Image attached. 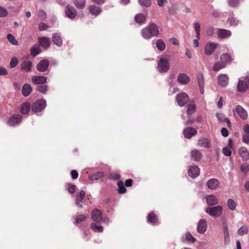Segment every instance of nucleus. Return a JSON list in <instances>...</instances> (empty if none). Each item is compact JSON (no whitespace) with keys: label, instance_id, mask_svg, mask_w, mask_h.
Masks as SVG:
<instances>
[{"label":"nucleus","instance_id":"f257e3e1","mask_svg":"<svg viewBox=\"0 0 249 249\" xmlns=\"http://www.w3.org/2000/svg\"><path fill=\"white\" fill-rule=\"evenodd\" d=\"M159 34V28L157 25L154 23L149 24L141 31V35L145 39H149L153 37L157 36Z\"/></svg>","mask_w":249,"mask_h":249},{"label":"nucleus","instance_id":"f03ea898","mask_svg":"<svg viewBox=\"0 0 249 249\" xmlns=\"http://www.w3.org/2000/svg\"><path fill=\"white\" fill-rule=\"evenodd\" d=\"M170 68L169 60L168 59L161 57L158 62V70L160 73L167 72Z\"/></svg>","mask_w":249,"mask_h":249},{"label":"nucleus","instance_id":"7ed1b4c3","mask_svg":"<svg viewBox=\"0 0 249 249\" xmlns=\"http://www.w3.org/2000/svg\"><path fill=\"white\" fill-rule=\"evenodd\" d=\"M205 212L211 216L217 217L222 214L223 208L221 206L207 207L205 209Z\"/></svg>","mask_w":249,"mask_h":249},{"label":"nucleus","instance_id":"20e7f679","mask_svg":"<svg viewBox=\"0 0 249 249\" xmlns=\"http://www.w3.org/2000/svg\"><path fill=\"white\" fill-rule=\"evenodd\" d=\"M46 107V101L43 99H40L33 104L31 109L33 112L37 113L43 111Z\"/></svg>","mask_w":249,"mask_h":249},{"label":"nucleus","instance_id":"39448f33","mask_svg":"<svg viewBox=\"0 0 249 249\" xmlns=\"http://www.w3.org/2000/svg\"><path fill=\"white\" fill-rule=\"evenodd\" d=\"M22 120V117L18 114H14L9 118L7 124L9 126L15 127L18 125Z\"/></svg>","mask_w":249,"mask_h":249},{"label":"nucleus","instance_id":"423d86ee","mask_svg":"<svg viewBox=\"0 0 249 249\" xmlns=\"http://www.w3.org/2000/svg\"><path fill=\"white\" fill-rule=\"evenodd\" d=\"M249 89V78L246 77L243 80H239L237 85V89L239 92H243Z\"/></svg>","mask_w":249,"mask_h":249},{"label":"nucleus","instance_id":"0eeeda50","mask_svg":"<svg viewBox=\"0 0 249 249\" xmlns=\"http://www.w3.org/2000/svg\"><path fill=\"white\" fill-rule=\"evenodd\" d=\"M65 13L66 16L71 19H74L77 16L76 10L71 5H67L66 7Z\"/></svg>","mask_w":249,"mask_h":249},{"label":"nucleus","instance_id":"6e6552de","mask_svg":"<svg viewBox=\"0 0 249 249\" xmlns=\"http://www.w3.org/2000/svg\"><path fill=\"white\" fill-rule=\"evenodd\" d=\"M218 44L209 42H208L204 48V52L207 55H211L212 54L216 47L218 46Z\"/></svg>","mask_w":249,"mask_h":249},{"label":"nucleus","instance_id":"1a4fd4ad","mask_svg":"<svg viewBox=\"0 0 249 249\" xmlns=\"http://www.w3.org/2000/svg\"><path fill=\"white\" fill-rule=\"evenodd\" d=\"M188 174L192 178H195L200 174V169L196 165H193L189 167Z\"/></svg>","mask_w":249,"mask_h":249},{"label":"nucleus","instance_id":"9d476101","mask_svg":"<svg viewBox=\"0 0 249 249\" xmlns=\"http://www.w3.org/2000/svg\"><path fill=\"white\" fill-rule=\"evenodd\" d=\"M176 100L178 105L180 107H183L189 101L188 94H177Z\"/></svg>","mask_w":249,"mask_h":249},{"label":"nucleus","instance_id":"9b49d317","mask_svg":"<svg viewBox=\"0 0 249 249\" xmlns=\"http://www.w3.org/2000/svg\"><path fill=\"white\" fill-rule=\"evenodd\" d=\"M207 228V223L205 219H201L197 223V231L200 234L205 232Z\"/></svg>","mask_w":249,"mask_h":249},{"label":"nucleus","instance_id":"f8f14e48","mask_svg":"<svg viewBox=\"0 0 249 249\" xmlns=\"http://www.w3.org/2000/svg\"><path fill=\"white\" fill-rule=\"evenodd\" d=\"M91 219L97 223H100L102 220L101 211L97 209H94L91 213Z\"/></svg>","mask_w":249,"mask_h":249},{"label":"nucleus","instance_id":"ddd939ff","mask_svg":"<svg viewBox=\"0 0 249 249\" xmlns=\"http://www.w3.org/2000/svg\"><path fill=\"white\" fill-rule=\"evenodd\" d=\"M49 62L48 60H41L36 66V69L40 72H44L49 68Z\"/></svg>","mask_w":249,"mask_h":249},{"label":"nucleus","instance_id":"4468645a","mask_svg":"<svg viewBox=\"0 0 249 249\" xmlns=\"http://www.w3.org/2000/svg\"><path fill=\"white\" fill-rule=\"evenodd\" d=\"M197 133V130L196 128L192 127H188L183 130V135L185 138L190 139L192 136H195Z\"/></svg>","mask_w":249,"mask_h":249},{"label":"nucleus","instance_id":"2eb2a0df","mask_svg":"<svg viewBox=\"0 0 249 249\" xmlns=\"http://www.w3.org/2000/svg\"><path fill=\"white\" fill-rule=\"evenodd\" d=\"M235 110L237 114L242 120H245L247 119V112L242 106L240 105L236 106L235 107Z\"/></svg>","mask_w":249,"mask_h":249},{"label":"nucleus","instance_id":"dca6fc26","mask_svg":"<svg viewBox=\"0 0 249 249\" xmlns=\"http://www.w3.org/2000/svg\"><path fill=\"white\" fill-rule=\"evenodd\" d=\"M196 78L200 92L203 93L204 91V78L202 72H200L197 74Z\"/></svg>","mask_w":249,"mask_h":249},{"label":"nucleus","instance_id":"f3484780","mask_svg":"<svg viewBox=\"0 0 249 249\" xmlns=\"http://www.w3.org/2000/svg\"><path fill=\"white\" fill-rule=\"evenodd\" d=\"M147 221L148 223L154 226L159 225L160 223L157 215L153 212H151L148 214Z\"/></svg>","mask_w":249,"mask_h":249},{"label":"nucleus","instance_id":"a211bd4d","mask_svg":"<svg viewBox=\"0 0 249 249\" xmlns=\"http://www.w3.org/2000/svg\"><path fill=\"white\" fill-rule=\"evenodd\" d=\"M217 79L218 84L221 86L225 87L229 83V77L226 74H221L219 75Z\"/></svg>","mask_w":249,"mask_h":249},{"label":"nucleus","instance_id":"6ab92c4d","mask_svg":"<svg viewBox=\"0 0 249 249\" xmlns=\"http://www.w3.org/2000/svg\"><path fill=\"white\" fill-rule=\"evenodd\" d=\"M177 81L182 85H185L189 82L190 78L187 74L181 73L178 76Z\"/></svg>","mask_w":249,"mask_h":249},{"label":"nucleus","instance_id":"aec40b11","mask_svg":"<svg viewBox=\"0 0 249 249\" xmlns=\"http://www.w3.org/2000/svg\"><path fill=\"white\" fill-rule=\"evenodd\" d=\"M217 36L219 38H227L231 36V32L230 30L218 29L217 30Z\"/></svg>","mask_w":249,"mask_h":249},{"label":"nucleus","instance_id":"412c9836","mask_svg":"<svg viewBox=\"0 0 249 249\" xmlns=\"http://www.w3.org/2000/svg\"><path fill=\"white\" fill-rule=\"evenodd\" d=\"M207 203L209 206L215 205L218 204V201L216 196L214 195H209L206 196Z\"/></svg>","mask_w":249,"mask_h":249},{"label":"nucleus","instance_id":"4be33fe9","mask_svg":"<svg viewBox=\"0 0 249 249\" xmlns=\"http://www.w3.org/2000/svg\"><path fill=\"white\" fill-rule=\"evenodd\" d=\"M219 185V181L215 178H211L207 182V187L211 190H214Z\"/></svg>","mask_w":249,"mask_h":249},{"label":"nucleus","instance_id":"5701e85b","mask_svg":"<svg viewBox=\"0 0 249 249\" xmlns=\"http://www.w3.org/2000/svg\"><path fill=\"white\" fill-rule=\"evenodd\" d=\"M52 40L53 43L58 47H60L62 45V39L59 34H53Z\"/></svg>","mask_w":249,"mask_h":249},{"label":"nucleus","instance_id":"b1692460","mask_svg":"<svg viewBox=\"0 0 249 249\" xmlns=\"http://www.w3.org/2000/svg\"><path fill=\"white\" fill-rule=\"evenodd\" d=\"M191 156L192 159L195 161H198L202 157L201 152L197 149L192 150L191 153Z\"/></svg>","mask_w":249,"mask_h":249},{"label":"nucleus","instance_id":"393cba45","mask_svg":"<svg viewBox=\"0 0 249 249\" xmlns=\"http://www.w3.org/2000/svg\"><path fill=\"white\" fill-rule=\"evenodd\" d=\"M38 42L40 45L44 48H47L50 46V39L47 37H39Z\"/></svg>","mask_w":249,"mask_h":249},{"label":"nucleus","instance_id":"a878e982","mask_svg":"<svg viewBox=\"0 0 249 249\" xmlns=\"http://www.w3.org/2000/svg\"><path fill=\"white\" fill-rule=\"evenodd\" d=\"M89 11L92 14L95 16L99 15L102 12V9L98 6H97L95 5H90L89 8Z\"/></svg>","mask_w":249,"mask_h":249},{"label":"nucleus","instance_id":"bb28decb","mask_svg":"<svg viewBox=\"0 0 249 249\" xmlns=\"http://www.w3.org/2000/svg\"><path fill=\"white\" fill-rule=\"evenodd\" d=\"M239 153L243 160H247L249 159V152L245 147H241L239 150Z\"/></svg>","mask_w":249,"mask_h":249},{"label":"nucleus","instance_id":"cd10ccee","mask_svg":"<svg viewBox=\"0 0 249 249\" xmlns=\"http://www.w3.org/2000/svg\"><path fill=\"white\" fill-rule=\"evenodd\" d=\"M34 83L36 84H43L47 82V77L42 76H34L32 78Z\"/></svg>","mask_w":249,"mask_h":249},{"label":"nucleus","instance_id":"c85d7f7f","mask_svg":"<svg viewBox=\"0 0 249 249\" xmlns=\"http://www.w3.org/2000/svg\"><path fill=\"white\" fill-rule=\"evenodd\" d=\"M135 22L140 25L144 23L146 20L145 16L143 14H138L134 18Z\"/></svg>","mask_w":249,"mask_h":249},{"label":"nucleus","instance_id":"c756f323","mask_svg":"<svg viewBox=\"0 0 249 249\" xmlns=\"http://www.w3.org/2000/svg\"><path fill=\"white\" fill-rule=\"evenodd\" d=\"M32 63L31 61H24L21 64V69L25 71H30Z\"/></svg>","mask_w":249,"mask_h":249},{"label":"nucleus","instance_id":"7c9ffc66","mask_svg":"<svg viewBox=\"0 0 249 249\" xmlns=\"http://www.w3.org/2000/svg\"><path fill=\"white\" fill-rule=\"evenodd\" d=\"M31 108V106L29 103H24L20 107V112L23 115L28 114Z\"/></svg>","mask_w":249,"mask_h":249},{"label":"nucleus","instance_id":"2f4dec72","mask_svg":"<svg viewBox=\"0 0 249 249\" xmlns=\"http://www.w3.org/2000/svg\"><path fill=\"white\" fill-rule=\"evenodd\" d=\"M104 173L102 171L97 172L89 176L90 180H96L102 178L104 176Z\"/></svg>","mask_w":249,"mask_h":249},{"label":"nucleus","instance_id":"473e14b6","mask_svg":"<svg viewBox=\"0 0 249 249\" xmlns=\"http://www.w3.org/2000/svg\"><path fill=\"white\" fill-rule=\"evenodd\" d=\"M198 144L202 147L207 148L210 147V142L208 140L205 138L200 139L198 141Z\"/></svg>","mask_w":249,"mask_h":249},{"label":"nucleus","instance_id":"72a5a7b5","mask_svg":"<svg viewBox=\"0 0 249 249\" xmlns=\"http://www.w3.org/2000/svg\"><path fill=\"white\" fill-rule=\"evenodd\" d=\"M73 3L78 9H82L86 5V0H73Z\"/></svg>","mask_w":249,"mask_h":249},{"label":"nucleus","instance_id":"f704fd0d","mask_svg":"<svg viewBox=\"0 0 249 249\" xmlns=\"http://www.w3.org/2000/svg\"><path fill=\"white\" fill-rule=\"evenodd\" d=\"M85 192L83 190H81L79 193V195L76 196L75 198V205H78L79 203H81L83 199L85 197Z\"/></svg>","mask_w":249,"mask_h":249},{"label":"nucleus","instance_id":"c9c22d12","mask_svg":"<svg viewBox=\"0 0 249 249\" xmlns=\"http://www.w3.org/2000/svg\"><path fill=\"white\" fill-rule=\"evenodd\" d=\"M30 52L31 55L33 56H35L40 53L41 50L38 45H34L31 48Z\"/></svg>","mask_w":249,"mask_h":249},{"label":"nucleus","instance_id":"e433bc0d","mask_svg":"<svg viewBox=\"0 0 249 249\" xmlns=\"http://www.w3.org/2000/svg\"><path fill=\"white\" fill-rule=\"evenodd\" d=\"M220 60L226 65L231 61V59L228 53H223L220 56Z\"/></svg>","mask_w":249,"mask_h":249},{"label":"nucleus","instance_id":"4c0bfd02","mask_svg":"<svg viewBox=\"0 0 249 249\" xmlns=\"http://www.w3.org/2000/svg\"><path fill=\"white\" fill-rule=\"evenodd\" d=\"M249 232V228L247 226L243 225L237 231V234L240 236L248 234Z\"/></svg>","mask_w":249,"mask_h":249},{"label":"nucleus","instance_id":"58836bf2","mask_svg":"<svg viewBox=\"0 0 249 249\" xmlns=\"http://www.w3.org/2000/svg\"><path fill=\"white\" fill-rule=\"evenodd\" d=\"M224 243L226 245H228L230 242V238L229 232V230L228 229H223Z\"/></svg>","mask_w":249,"mask_h":249},{"label":"nucleus","instance_id":"ea45409f","mask_svg":"<svg viewBox=\"0 0 249 249\" xmlns=\"http://www.w3.org/2000/svg\"><path fill=\"white\" fill-rule=\"evenodd\" d=\"M227 206L231 211H234L236 207V204L233 199L229 198L227 200Z\"/></svg>","mask_w":249,"mask_h":249},{"label":"nucleus","instance_id":"a19ab883","mask_svg":"<svg viewBox=\"0 0 249 249\" xmlns=\"http://www.w3.org/2000/svg\"><path fill=\"white\" fill-rule=\"evenodd\" d=\"M226 65L224 64L221 60L219 62L215 63L213 66V70L214 71H218L221 69L224 68Z\"/></svg>","mask_w":249,"mask_h":249},{"label":"nucleus","instance_id":"79ce46f5","mask_svg":"<svg viewBox=\"0 0 249 249\" xmlns=\"http://www.w3.org/2000/svg\"><path fill=\"white\" fill-rule=\"evenodd\" d=\"M90 228L93 231L96 232H101L103 231V227L100 225H97L95 223H92Z\"/></svg>","mask_w":249,"mask_h":249},{"label":"nucleus","instance_id":"37998d69","mask_svg":"<svg viewBox=\"0 0 249 249\" xmlns=\"http://www.w3.org/2000/svg\"><path fill=\"white\" fill-rule=\"evenodd\" d=\"M117 186L118 187V193L119 194H124L126 192V189L124 186L123 181L120 180L117 182Z\"/></svg>","mask_w":249,"mask_h":249},{"label":"nucleus","instance_id":"c03bdc74","mask_svg":"<svg viewBox=\"0 0 249 249\" xmlns=\"http://www.w3.org/2000/svg\"><path fill=\"white\" fill-rule=\"evenodd\" d=\"M196 112V105L191 103L188 107L186 112L188 115H192Z\"/></svg>","mask_w":249,"mask_h":249},{"label":"nucleus","instance_id":"a18cd8bd","mask_svg":"<svg viewBox=\"0 0 249 249\" xmlns=\"http://www.w3.org/2000/svg\"><path fill=\"white\" fill-rule=\"evenodd\" d=\"M32 89L31 85L28 84H24L22 89V93H31Z\"/></svg>","mask_w":249,"mask_h":249},{"label":"nucleus","instance_id":"49530a36","mask_svg":"<svg viewBox=\"0 0 249 249\" xmlns=\"http://www.w3.org/2000/svg\"><path fill=\"white\" fill-rule=\"evenodd\" d=\"M156 47L160 51H163L165 48V44L161 39H158L156 42Z\"/></svg>","mask_w":249,"mask_h":249},{"label":"nucleus","instance_id":"de8ad7c7","mask_svg":"<svg viewBox=\"0 0 249 249\" xmlns=\"http://www.w3.org/2000/svg\"><path fill=\"white\" fill-rule=\"evenodd\" d=\"M7 38L8 41L13 45H18V42L15 37L11 34H8Z\"/></svg>","mask_w":249,"mask_h":249},{"label":"nucleus","instance_id":"09e8293b","mask_svg":"<svg viewBox=\"0 0 249 249\" xmlns=\"http://www.w3.org/2000/svg\"><path fill=\"white\" fill-rule=\"evenodd\" d=\"M76 186L71 183H68L67 185L68 191L71 194H73L76 191Z\"/></svg>","mask_w":249,"mask_h":249},{"label":"nucleus","instance_id":"8fccbe9b","mask_svg":"<svg viewBox=\"0 0 249 249\" xmlns=\"http://www.w3.org/2000/svg\"><path fill=\"white\" fill-rule=\"evenodd\" d=\"M228 22L231 26H236L239 23L238 20L233 17L229 18Z\"/></svg>","mask_w":249,"mask_h":249},{"label":"nucleus","instance_id":"3c124183","mask_svg":"<svg viewBox=\"0 0 249 249\" xmlns=\"http://www.w3.org/2000/svg\"><path fill=\"white\" fill-rule=\"evenodd\" d=\"M36 89L38 92H41L42 93H44L47 91L48 86L46 85H42L38 86L36 88Z\"/></svg>","mask_w":249,"mask_h":249},{"label":"nucleus","instance_id":"603ef678","mask_svg":"<svg viewBox=\"0 0 249 249\" xmlns=\"http://www.w3.org/2000/svg\"><path fill=\"white\" fill-rule=\"evenodd\" d=\"M86 219V216L84 214H79L77 215L75 218V222L78 224L84 221Z\"/></svg>","mask_w":249,"mask_h":249},{"label":"nucleus","instance_id":"864d4df0","mask_svg":"<svg viewBox=\"0 0 249 249\" xmlns=\"http://www.w3.org/2000/svg\"><path fill=\"white\" fill-rule=\"evenodd\" d=\"M18 62V59L15 57H13L11 59L10 66L11 68H15L17 66Z\"/></svg>","mask_w":249,"mask_h":249},{"label":"nucleus","instance_id":"5fc2aeb1","mask_svg":"<svg viewBox=\"0 0 249 249\" xmlns=\"http://www.w3.org/2000/svg\"><path fill=\"white\" fill-rule=\"evenodd\" d=\"M216 116L218 121L220 122H225L227 119L225 115L223 113H217L216 114Z\"/></svg>","mask_w":249,"mask_h":249},{"label":"nucleus","instance_id":"6e6d98bb","mask_svg":"<svg viewBox=\"0 0 249 249\" xmlns=\"http://www.w3.org/2000/svg\"><path fill=\"white\" fill-rule=\"evenodd\" d=\"M139 3L142 6L149 7L151 4L150 0H139Z\"/></svg>","mask_w":249,"mask_h":249},{"label":"nucleus","instance_id":"4d7b16f0","mask_svg":"<svg viewBox=\"0 0 249 249\" xmlns=\"http://www.w3.org/2000/svg\"><path fill=\"white\" fill-rule=\"evenodd\" d=\"M8 15V11L6 8L0 6V17H5Z\"/></svg>","mask_w":249,"mask_h":249},{"label":"nucleus","instance_id":"13d9d810","mask_svg":"<svg viewBox=\"0 0 249 249\" xmlns=\"http://www.w3.org/2000/svg\"><path fill=\"white\" fill-rule=\"evenodd\" d=\"M38 16L41 20H44L47 17L46 12L42 10H40L38 12Z\"/></svg>","mask_w":249,"mask_h":249},{"label":"nucleus","instance_id":"bf43d9fd","mask_svg":"<svg viewBox=\"0 0 249 249\" xmlns=\"http://www.w3.org/2000/svg\"><path fill=\"white\" fill-rule=\"evenodd\" d=\"M229 5L231 7H236L239 3V0H229Z\"/></svg>","mask_w":249,"mask_h":249},{"label":"nucleus","instance_id":"052dcab7","mask_svg":"<svg viewBox=\"0 0 249 249\" xmlns=\"http://www.w3.org/2000/svg\"><path fill=\"white\" fill-rule=\"evenodd\" d=\"M186 239L187 241L194 243L196 241V239L192 235L190 232H188L185 235Z\"/></svg>","mask_w":249,"mask_h":249},{"label":"nucleus","instance_id":"680f3d73","mask_svg":"<svg viewBox=\"0 0 249 249\" xmlns=\"http://www.w3.org/2000/svg\"><path fill=\"white\" fill-rule=\"evenodd\" d=\"M49 26L43 22H41L38 25V29L40 31H44L47 30Z\"/></svg>","mask_w":249,"mask_h":249},{"label":"nucleus","instance_id":"e2e57ef3","mask_svg":"<svg viewBox=\"0 0 249 249\" xmlns=\"http://www.w3.org/2000/svg\"><path fill=\"white\" fill-rule=\"evenodd\" d=\"M222 152L223 154L227 157H229L231 154V150L229 149L227 147H224L222 149Z\"/></svg>","mask_w":249,"mask_h":249},{"label":"nucleus","instance_id":"0e129e2a","mask_svg":"<svg viewBox=\"0 0 249 249\" xmlns=\"http://www.w3.org/2000/svg\"><path fill=\"white\" fill-rule=\"evenodd\" d=\"M71 174L72 178L73 179H77L78 177V173L76 170H72L71 171Z\"/></svg>","mask_w":249,"mask_h":249},{"label":"nucleus","instance_id":"69168bd1","mask_svg":"<svg viewBox=\"0 0 249 249\" xmlns=\"http://www.w3.org/2000/svg\"><path fill=\"white\" fill-rule=\"evenodd\" d=\"M221 133L222 135L224 137H226L229 135V132L227 129L225 127L222 128Z\"/></svg>","mask_w":249,"mask_h":249},{"label":"nucleus","instance_id":"338daca9","mask_svg":"<svg viewBox=\"0 0 249 249\" xmlns=\"http://www.w3.org/2000/svg\"><path fill=\"white\" fill-rule=\"evenodd\" d=\"M242 172L247 173L249 171V164L243 165L241 167Z\"/></svg>","mask_w":249,"mask_h":249},{"label":"nucleus","instance_id":"774afa93","mask_svg":"<svg viewBox=\"0 0 249 249\" xmlns=\"http://www.w3.org/2000/svg\"><path fill=\"white\" fill-rule=\"evenodd\" d=\"M243 142L247 144L249 143V136L247 135L244 134L243 135Z\"/></svg>","mask_w":249,"mask_h":249}]
</instances>
